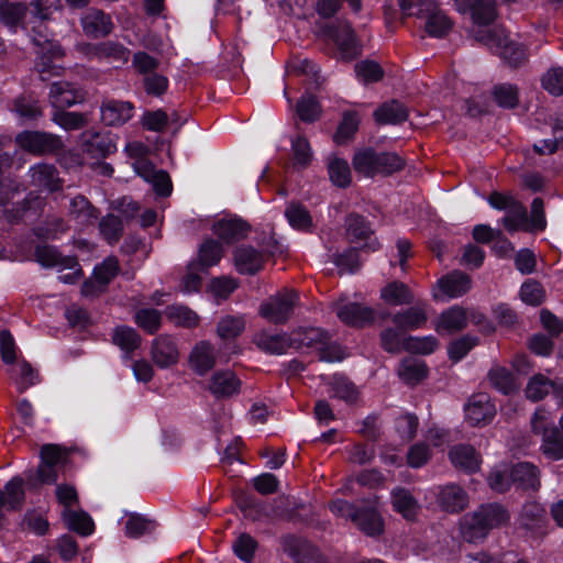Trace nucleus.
Returning a JSON list of instances; mask_svg holds the SVG:
<instances>
[{
    "label": "nucleus",
    "instance_id": "f257e3e1",
    "mask_svg": "<svg viewBox=\"0 0 563 563\" xmlns=\"http://www.w3.org/2000/svg\"><path fill=\"white\" fill-rule=\"evenodd\" d=\"M352 167L362 177H390L406 167V159L396 152L378 151L374 146H361L354 150Z\"/></svg>",
    "mask_w": 563,
    "mask_h": 563
},
{
    "label": "nucleus",
    "instance_id": "f03ea898",
    "mask_svg": "<svg viewBox=\"0 0 563 563\" xmlns=\"http://www.w3.org/2000/svg\"><path fill=\"white\" fill-rule=\"evenodd\" d=\"M509 519L510 515L501 504H483L465 519L463 536L468 542L482 541L493 529L506 525Z\"/></svg>",
    "mask_w": 563,
    "mask_h": 563
},
{
    "label": "nucleus",
    "instance_id": "7ed1b4c3",
    "mask_svg": "<svg viewBox=\"0 0 563 563\" xmlns=\"http://www.w3.org/2000/svg\"><path fill=\"white\" fill-rule=\"evenodd\" d=\"M406 15L424 19V30L432 37H444L452 29L453 22L434 0H398Z\"/></svg>",
    "mask_w": 563,
    "mask_h": 563
},
{
    "label": "nucleus",
    "instance_id": "20e7f679",
    "mask_svg": "<svg viewBox=\"0 0 563 563\" xmlns=\"http://www.w3.org/2000/svg\"><path fill=\"white\" fill-rule=\"evenodd\" d=\"M475 40L483 43L511 66H518L526 59L525 48L511 41L504 29L495 27L478 31L475 34Z\"/></svg>",
    "mask_w": 563,
    "mask_h": 563
},
{
    "label": "nucleus",
    "instance_id": "39448f33",
    "mask_svg": "<svg viewBox=\"0 0 563 563\" xmlns=\"http://www.w3.org/2000/svg\"><path fill=\"white\" fill-rule=\"evenodd\" d=\"M298 302L299 294L294 289H286L262 302L258 313L274 324H285L294 314Z\"/></svg>",
    "mask_w": 563,
    "mask_h": 563
},
{
    "label": "nucleus",
    "instance_id": "423d86ee",
    "mask_svg": "<svg viewBox=\"0 0 563 563\" xmlns=\"http://www.w3.org/2000/svg\"><path fill=\"white\" fill-rule=\"evenodd\" d=\"M319 33L336 44L343 59L351 60L361 54V45L349 22L336 21L332 24H321Z\"/></svg>",
    "mask_w": 563,
    "mask_h": 563
},
{
    "label": "nucleus",
    "instance_id": "0eeeda50",
    "mask_svg": "<svg viewBox=\"0 0 563 563\" xmlns=\"http://www.w3.org/2000/svg\"><path fill=\"white\" fill-rule=\"evenodd\" d=\"M345 233L350 243H361V250L374 253L382 247L369 220L362 214L352 212L345 218Z\"/></svg>",
    "mask_w": 563,
    "mask_h": 563
},
{
    "label": "nucleus",
    "instance_id": "6e6552de",
    "mask_svg": "<svg viewBox=\"0 0 563 563\" xmlns=\"http://www.w3.org/2000/svg\"><path fill=\"white\" fill-rule=\"evenodd\" d=\"M15 144L33 155L56 154L63 148L60 137L44 132L24 130L15 135Z\"/></svg>",
    "mask_w": 563,
    "mask_h": 563
},
{
    "label": "nucleus",
    "instance_id": "1a4fd4ad",
    "mask_svg": "<svg viewBox=\"0 0 563 563\" xmlns=\"http://www.w3.org/2000/svg\"><path fill=\"white\" fill-rule=\"evenodd\" d=\"M68 456V450L65 446L55 443H46L41 446V463L36 470V476L41 484H56L58 473L56 466L64 464Z\"/></svg>",
    "mask_w": 563,
    "mask_h": 563
},
{
    "label": "nucleus",
    "instance_id": "9d476101",
    "mask_svg": "<svg viewBox=\"0 0 563 563\" xmlns=\"http://www.w3.org/2000/svg\"><path fill=\"white\" fill-rule=\"evenodd\" d=\"M283 551L295 563H320V553L308 539L295 533H287L280 538Z\"/></svg>",
    "mask_w": 563,
    "mask_h": 563
},
{
    "label": "nucleus",
    "instance_id": "9b49d317",
    "mask_svg": "<svg viewBox=\"0 0 563 563\" xmlns=\"http://www.w3.org/2000/svg\"><path fill=\"white\" fill-rule=\"evenodd\" d=\"M335 313L343 324L353 329H364L372 325L376 316L374 308L357 301L339 305Z\"/></svg>",
    "mask_w": 563,
    "mask_h": 563
},
{
    "label": "nucleus",
    "instance_id": "f8f14e48",
    "mask_svg": "<svg viewBox=\"0 0 563 563\" xmlns=\"http://www.w3.org/2000/svg\"><path fill=\"white\" fill-rule=\"evenodd\" d=\"M387 317L390 319L391 323L404 333L422 329L428 322L424 302L412 303L406 309L383 314V318Z\"/></svg>",
    "mask_w": 563,
    "mask_h": 563
},
{
    "label": "nucleus",
    "instance_id": "ddd939ff",
    "mask_svg": "<svg viewBox=\"0 0 563 563\" xmlns=\"http://www.w3.org/2000/svg\"><path fill=\"white\" fill-rule=\"evenodd\" d=\"M251 229V224L236 214L222 218L212 224V232L229 245L246 239Z\"/></svg>",
    "mask_w": 563,
    "mask_h": 563
},
{
    "label": "nucleus",
    "instance_id": "4468645a",
    "mask_svg": "<svg viewBox=\"0 0 563 563\" xmlns=\"http://www.w3.org/2000/svg\"><path fill=\"white\" fill-rule=\"evenodd\" d=\"M464 412L470 424L476 427L489 423L496 415V407L487 394L479 393L468 399Z\"/></svg>",
    "mask_w": 563,
    "mask_h": 563
},
{
    "label": "nucleus",
    "instance_id": "2eb2a0df",
    "mask_svg": "<svg viewBox=\"0 0 563 563\" xmlns=\"http://www.w3.org/2000/svg\"><path fill=\"white\" fill-rule=\"evenodd\" d=\"M80 148L90 158L104 159L117 152V144L107 133L86 131L81 135Z\"/></svg>",
    "mask_w": 563,
    "mask_h": 563
},
{
    "label": "nucleus",
    "instance_id": "dca6fc26",
    "mask_svg": "<svg viewBox=\"0 0 563 563\" xmlns=\"http://www.w3.org/2000/svg\"><path fill=\"white\" fill-rule=\"evenodd\" d=\"M235 269L241 275L254 276L264 268V253L252 245H240L233 251Z\"/></svg>",
    "mask_w": 563,
    "mask_h": 563
},
{
    "label": "nucleus",
    "instance_id": "f3484780",
    "mask_svg": "<svg viewBox=\"0 0 563 563\" xmlns=\"http://www.w3.org/2000/svg\"><path fill=\"white\" fill-rule=\"evenodd\" d=\"M455 9L461 13L471 12L477 25H489L497 18L495 0H453Z\"/></svg>",
    "mask_w": 563,
    "mask_h": 563
},
{
    "label": "nucleus",
    "instance_id": "a211bd4d",
    "mask_svg": "<svg viewBox=\"0 0 563 563\" xmlns=\"http://www.w3.org/2000/svg\"><path fill=\"white\" fill-rule=\"evenodd\" d=\"M82 32L90 38H102L110 35L114 24L109 14L102 10L91 8L80 18Z\"/></svg>",
    "mask_w": 563,
    "mask_h": 563
},
{
    "label": "nucleus",
    "instance_id": "6ab92c4d",
    "mask_svg": "<svg viewBox=\"0 0 563 563\" xmlns=\"http://www.w3.org/2000/svg\"><path fill=\"white\" fill-rule=\"evenodd\" d=\"M291 344L296 351L317 350L330 341L329 332L319 327H298L291 332Z\"/></svg>",
    "mask_w": 563,
    "mask_h": 563
},
{
    "label": "nucleus",
    "instance_id": "aec40b11",
    "mask_svg": "<svg viewBox=\"0 0 563 563\" xmlns=\"http://www.w3.org/2000/svg\"><path fill=\"white\" fill-rule=\"evenodd\" d=\"M34 260L44 268L73 269L78 265L76 255L65 256L57 246L49 244H37L34 247Z\"/></svg>",
    "mask_w": 563,
    "mask_h": 563
},
{
    "label": "nucleus",
    "instance_id": "412c9836",
    "mask_svg": "<svg viewBox=\"0 0 563 563\" xmlns=\"http://www.w3.org/2000/svg\"><path fill=\"white\" fill-rule=\"evenodd\" d=\"M353 525L371 538H378L385 531L384 518L374 506H360L353 518Z\"/></svg>",
    "mask_w": 563,
    "mask_h": 563
},
{
    "label": "nucleus",
    "instance_id": "4be33fe9",
    "mask_svg": "<svg viewBox=\"0 0 563 563\" xmlns=\"http://www.w3.org/2000/svg\"><path fill=\"white\" fill-rule=\"evenodd\" d=\"M151 356L159 368H168L178 363L179 352L176 342L168 334H161L152 341Z\"/></svg>",
    "mask_w": 563,
    "mask_h": 563
},
{
    "label": "nucleus",
    "instance_id": "5701e85b",
    "mask_svg": "<svg viewBox=\"0 0 563 563\" xmlns=\"http://www.w3.org/2000/svg\"><path fill=\"white\" fill-rule=\"evenodd\" d=\"M86 92L77 85L60 80L51 84L48 99L51 106H76L84 103Z\"/></svg>",
    "mask_w": 563,
    "mask_h": 563
},
{
    "label": "nucleus",
    "instance_id": "b1692460",
    "mask_svg": "<svg viewBox=\"0 0 563 563\" xmlns=\"http://www.w3.org/2000/svg\"><path fill=\"white\" fill-rule=\"evenodd\" d=\"M223 252L224 250L220 241L207 238L199 246L197 261L191 262L188 268L198 269L200 273H207L210 267L220 263Z\"/></svg>",
    "mask_w": 563,
    "mask_h": 563
},
{
    "label": "nucleus",
    "instance_id": "393cba45",
    "mask_svg": "<svg viewBox=\"0 0 563 563\" xmlns=\"http://www.w3.org/2000/svg\"><path fill=\"white\" fill-rule=\"evenodd\" d=\"M437 287L442 296L459 298L470 291L472 278L466 273L456 269L439 278Z\"/></svg>",
    "mask_w": 563,
    "mask_h": 563
},
{
    "label": "nucleus",
    "instance_id": "a878e982",
    "mask_svg": "<svg viewBox=\"0 0 563 563\" xmlns=\"http://www.w3.org/2000/svg\"><path fill=\"white\" fill-rule=\"evenodd\" d=\"M44 42L48 44L47 53L42 52L38 54L34 65L35 71L43 81L48 80L53 76L60 75L63 67L54 64L53 60L64 56V51L59 44L49 42L46 38Z\"/></svg>",
    "mask_w": 563,
    "mask_h": 563
},
{
    "label": "nucleus",
    "instance_id": "bb28decb",
    "mask_svg": "<svg viewBox=\"0 0 563 563\" xmlns=\"http://www.w3.org/2000/svg\"><path fill=\"white\" fill-rule=\"evenodd\" d=\"M254 342L261 351L272 355H282L292 349L290 332L273 333L263 330L255 335Z\"/></svg>",
    "mask_w": 563,
    "mask_h": 563
},
{
    "label": "nucleus",
    "instance_id": "cd10ccee",
    "mask_svg": "<svg viewBox=\"0 0 563 563\" xmlns=\"http://www.w3.org/2000/svg\"><path fill=\"white\" fill-rule=\"evenodd\" d=\"M451 463L467 474H474L479 470L481 455L471 444L460 443L449 451Z\"/></svg>",
    "mask_w": 563,
    "mask_h": 563
},
{
    "label": "nucleus",
    "instance_id": "c85d7f7f",
    "mask_svg": "<svg viewBox=\"0 0 563 563\" xmlns=\"http://www.w3.org/2000/svg\"><path fill=\"white\" fill-rule=\"evenodd\" d=\"M467 327V311L459 305H454L443 310L434 322V330L442 334L443 332H461Z\"/></svg>",
    "mask_w": 563,
    "mask_h": 563
},
{
    "label": "nucleus",
    "instance_id": "c756f323",
    "mask_svg": "<svg viewBox=\"0 0 563 563\" xmlns=\"http://www.w3.org/2000/svg\"><path fill=\"white\" fill-rule=\"evenodd\" d=\"M512 486L521 490H538L540 487L539 468L529 462H519L510 468Z\"/></svg>",
    "mask_w": 563,
    "mask_h": 563
},
{
    "label": "nucleus",
    "instance_id": "7c9ffc66",
    "mask_svg": "<svg viewBox=\"0 0 563 563\" xmlns=\"http://www.w3.org/2000/svg\"><path fill=\"white\" fill-rule=\"evenodd\" d=\"M380 299L388 306H410L416 302L413 290L404 282L391 280L380 289Z\"/></svg>",
    "mask_w": 563,
    "mask_h": 563
},
{
    "label": "nucleus",
    "instance_id": "2f4dec72",
    "mask_svg": "<svg viewBox=\"0 0 563 563\" xmlns=\"http://www.w3.org/2000/svg\"><path fill=\"white\" fill-rule=\"evenodd\" d=\"M284 216L291 229L302 233H313L316 224L307 207L300 201H290Z\"/></svg>",
    "mask_w": 563,
    "mask_h": 563
},
{
    "label": "nucleus",
    "instance_id": "473e14b6",
    "mask_svg": "<svg viewBox=\"0 0 563 563\" xmlns=\"http://www.w3.org/2000/svg\"><path fill=\"white\" fill-rule=\"evenodd\" d=\"M393 510L407 521H415L420 505L415 496L405 487H396L390 493Z\"/></svg>",
    "mask_w": 563,
    "mask_h": 563
},
{
    "label": "nucleus",
    "instance_id": "72a5a7b5",
    "mask_svg": "<svg viewBox=\"0 0 563 563\" xmlns=\"http://www.w3.org/2000/svg\"><path fill=\"white\" fill-rule=\"evenodd\" d=\"M209 389L216 398H228L240 393L241 380L231 371H218L211 379Z\"/></svg>",
    "mask_w": 563,
    "mask_h": 563
},
{
    "label": "nucleus",
    "instance_id": "f704fd0d",
    "mask_svg": "<svg viewBox=\"0 0 563 563\" xmlns=\"http://www.w3.org/2000/svg\"><path fill=\"white\" fill-rule=\"evenodd\" d=\"M361 117L355 110H345L333 134V142L339 146L350 144L360 130Z\"/></svg>",
    "mask_w": 563,
    "mask_h": 563
},
{
    "label": "nucleus",
    "instance_id": "c9c22d12",
    "mask_svg": "<svg viewBox=\"0 0 563 563\" xmlns=\"http://www.w3.org/2000/svg\"><path fill=\"white\" fill-rule=\"evenodd\" d=\"M441 508L451 514L463 511L468 505L467 493L456 484L445 485L439 494Z\"/></svg>",
    "mask_w": 563,
    "mask_h": 563
},
{
    "label": "nucleus",
    "instance_id": "e433bc0d",
    "mask_svg": "<svg viewBox=\"0 0 563 563\" xmlns=\"http://www.w3.org/2000/svg\"><path fill=\"white\" fill-rule=\"evenodd\" d=\"M111 339L112 343L124 353V360H132V354L140 349L142 343L140 333L129 325H117Z\"/></svg>",
    "mask_w": 563,
    "mask_h": 563
},
{
    "label": "nucleus",
    "instance_id": "4c0bfd02",
    "mask_svg": "<svg viewBox=\"0 0 563 563\" xmlns=\"http://www.w3.org/2000/svg\"><path fill=\"white\" fill-rule=\"evenodd\" d=\"M189 363L198 375H206L216 365L213 346L209 341L198 342L189 355Z\"/></svg>",
    "mask_w": 563,
    "mask_h": 563
},
{
    "label": "nucleus",
    "instance_id": "58836bf2",
    "mask_svg": "<svg viewBox=\"0 0 563 563\" xmlns=\"http://www.w3.org/2000/svg\"><path fill=\"white\" fill-rule=\"evenodd\" d=\"M547 522V512L544 507L537 501H528L522 506L519 515V525L521 528L539 532Z\"/></svg>",
    "mask_w": 563,
    "mask_h": 563
},
{
    "label": "nucleus",
    "instance_id": "ea45409f",
    "mask_svg": "<svg viewBox=\"0 0 563 563\" xmlns=\"http://www.w3.org/2000/svg\"><path fill=\"white\" fill-rule=\"evenodd\" d=\"M2 496L4 508L8 511H20L25 503L24 479L20 476H13L4 484Z\"/></svg>",
    "mask_w": 563,
    "mask_h": 563
},
{
    "label": "nucleus",
    "instance_id": "a19ab883",
    "mask_svg": "<svg viewBox=\"0 0 563 563\" xmlns=\"http://www.w3.org/2000/svg\"><path fill=\"white\" fill-rule=\"evenodd\" d=\"M487 378L492 387L505 396L514 395L519 389L516 376L505 366L492 367Z\"/></svg>",
    "mask_w": 563,
    "mask_h": 563
},
{
    "label": "nucleus",
    "instance_id": "79ce46f5",
    "mask_svg": "<svg viewBox=\"0 0 563 563\" xmlns=\"http://www.w3.org/2000/svg\"><path fill=\"white\" fill-rule=\"evenodd\" d=\"M69 216L79 225H89L98 219L99 210L84 195H77L70 200Z\"/></svg>",
    "mask_w": 563,
    "mask_h": 563
},
{
    "label": "nucleus",
    "instance_id": "37998d69",
    "mask_svg": "<svg viewBox=\"0 0 563 563\" xmlns=\"http://www.w3.org/2000/svg\"><path fill=\"white\" fill-rule=\"evenodd\" d=\"M398 375L407 385H417L428 377L429 368L424 361L406 357L399 364Z\"/></svg>",
    "mask_w": 563,
    "mask_h": 563
},
{
    "label": "nucleus",
    "instance_id": "c03bdc74",
    "mask_svg": "<svg viewBox=\"0 0 563 563\" xmlns=\"http://www.w3.org/2000/svg\"><path fill=\"white\" fill-rule=\"evenodd\" d=\"M26 12L24 2L3 0L0 3V21L13 32L23 24Z\"/></svg>",
    "mask_w": 563,
    "mask_h": 563
},
{
    "label": "nucleus",
    "instance_id": "a18cd8bd",
    "mask_svg": "<svg viewBox=\"0 0 563 563\" xmlns=\"http://www.w3.org/2000/svg\"><path fill=\"white\" fill-rule=\"evenodd\" d=\"M157 527V522L139 512L128 514L124 526V533L130 539H139L151 534Z\"/></svg>",
    "mask_w": 563,
    "mask_h": 563
},
{
    "label": "nucleus",
    "instance_id": "49530a36",
    "mask_svg": "<svg viewBox=\"0 0 563 563\" xmlns=\"http://www.w3.org/2000/svg\"><path fill=\"white\" fill-rule=\"evenodd\" d=\"M68 227L62 218H46L32 229V233L40 241H55L67 231Z\"/></svg>",
    "mask_w": 563,
    "mask_h": 563
},
{
    "label": "nucleus",
    "instance_id": "de8ad7c7",
    "mask_svg": "<svg viewBox=\"0 0 563 563\" xmlns=\"http://www.w3.org/2000/svg\"><path fill=\"white\" fill-rule=\"evenodd\" d=\"M506 216L501 219V223L504 228L509 233H515L519 231L531 232V227L528 223V211L522 202H518L514 206V208L508 209L506 211Z\"/></svg>",
    "mask_w": 563,
    "mask_h": 563
},
{
    "label": "nucleus",
    "instance_id": "09e8293b",
    "mask_svg": "<svg viewBox=\"0 0 563 563\" xmlns=\"http://www.w3.org/2000/svg\"><path fill=\"white\" fill-rule=\"evenodd\" d=\"M479 343L478 336L468 333L454 339L446 346L448 357L453 364H457Z\"/></svg>",
    "mask_w": 563,
    "mask_h": 563
},
{
    "label": "nucleus",
    "instance_id": "8fccbe9b",
    "mask_svg": "<svg viewBox=\"0 0 563 563\" xmlns=\"http://www.w3.org/2000/svg\"><path fill=\"white\" fill-rule=\"evenodd\" d=\"M64 520L67 528L81 537L91 536L95 531V523L91 516L84 511L68 510L64 512Z\"/></svg>",
    "mask_w": 563,
    "mask_h": 563
},
{
    "label": "nucleus",
    "instance_id": "3c124183",
    "mask_svg": "<svg viewBox=\"0 0 563 563\" xmlns=\"http://www.w3.org/2000/svg\"><path fill=\"white\" fill-rule=\"evenodd\" d=\"M540 450L551 461L563 459V434L558 426H552V429L544 433Z\"/></svg>",
    "mask_w": 563,
    "mask_h": 563
},
{
    "label": "nucleus",
    "instance_id": "603ef678",
    "mask_svg": "<svg viewBox=\"0 0 563 563\" xmlns=\"http://www.w3.org/2000/svg\"><path fill=\"white\" fill-rule=\"evenodd\" d=\"M245 330V319L242 316L225 314L217 323V334L223 341L239 338Z\"/></svg>",
    "mask_w": 563,
    "mask_h": 563
},
{
    "label": "nucleus",
    "instance_id": "864d4df0",
    "mask_svg": "<svg viewBox=\"0 0 563 563\" xmlns=\"http://www.w3.org/2000/svg\"><path fill=\"white\" fill-rule=\"evenodd\" d=\"M330 181L338 188H347L352 183L351 167L346 159L333 157L328 163Z\"/></svg>",
    "mask_w": 563,
    "mask_h": 563
},
{
    "label": "nucleus",
    "instance_id": "5fc2aeb1",
    "mask_svg": "<svg viewBox=\"0 0 563 563\" xmlns=\"http://www.w3.org/2000/svg\"><path fill=\"white\" fill-rule=\"evenodd\" d=\"M165 314L168 320L176 325L194 329L199 324V316L189 307L184 305H169L166 307Z\"/></svg>",
    "mask_w": 563,
    "mask_h": 563
},
{
    "label": "nucleus",
    "instance_id": "6e6d98bb",
    "mask_svg": "<svg viewBox=\"0 0 563 563\" xmlns=\"http://www.w3.org/2000/svg\"><path fill=\"white\" fill-rule=\"evenodd\" d=\"M361 247L350 246L343 252H336L332 255V263L341 273L355 274L361 268L360 252Z\"/></svg>",
    "mask_w": 563,
    "mask_h": 563
},
{
    "label": "nucleus",
    "instance_id": "4d7b16f0",
    "mask_svg": "<svg viewBox=\"0 0 563 563\" xmlns=\"http://www.w3.org/2000/svg\"><path fill=\"white\" fill-rule=\"evenodd\" d=\"M236 505L252 520H260L267 516L265 501L254 494L242 492L236 496Z\"/></svg>",
    "mask_w": 563,
    "mask_h": 563
},
{
    "label": "nucleus",
    "instance_id": "13d9d810",
    "mask_svg": "<svg viewBox=\"0 0 563 563\" xmlns=\"http://www.w3.org/2000/svg\"><path fill=\"white\" fill-rule=\"evenodd\" d=\"M439 346V340L432 335L413 336L408 335L404 339V351L417 355H430Z\"/></svg>",
    "mask_w": 563,
    "mask_h": 563
},
{
    "label": "nucleus",
    "instance_id": "bf43d9fd",
    "mask_svg": "<svg viewBox=\"0 0 563 563\" xmlns=\"http://www.w3.org/2000/svg\"><path fill=\"white\" fill-rule=\"evenodd\" d=\"M134 322L145 333L156 334L162 328V313L155 308H141L134 313Z\"/></svg>",
    "mask_w": 563,
    "mask_h": 563
},
{
    "label": "nucleus",
    "instance_id": "052dcab7",
    "mask_svg": "<svg viewBox=\"0 0 563 563\" xmlns=\"http://www.w3.org/2000/svg\"><path fill=\"white\" fill-rule=\"evenodd\" d=\"M130 58V49L123 44L114 41L99 43L98 59H106L109 63L124 65Z\"/></svg>",
    "mask_w": 563,
    "mask_h": 563
},
{
    "label": "nucleus",
    "instance_id": "680f3d73",
    "mask_svg": "<svg viewBox=\"0 0 563 563\" xmlns=\"http://www.w3.org/2000/svg\"><path fill=\"white\" fill-rule=\"evenodd\" d=\"M550 391L553 393V380L542 374L533 375L525 388L527 399L534 402L545 398Z\"/></svg>",
    "mask_w": 563,
    "mask_h": 563
},
{
    "label": "nucleus",
    "instance_id": "e2e57ef3",
    "mask_svg": "<svg viewBox=\"0 0 563 563\" xmlns=\"http://www.w3.org/2000/svg\"><path fill=\"white\" fill-rule=\"evenodd\" d=\"M233 553L244 563H252L258 549L257 540L247 532H242L234 541Z\"/></svg>",
    "mask_w": 563,
    "mask_h": 563
},
{
    "label": "nucleus",
    "instance_id": "0e129e2a",
    "mask_svg": "<svg viewBox=\"0 0 563 563\" xmlns=\"http://www.w3.org/2000/svg\"><path fill=\"white\" fill-rule=\"evenodd\" d=\"M32 180L36 186L49 191H55L59 188L57 169L53 165L41 164L34 167Z\"/></svg>",
    "mask_w": 563,
    "mask_h": 563
},
{
    "label": "nucleus",
    "instance_id": "69168bd1",
    "mask_svg": "<svg viewBox=\"0 0 563 563\" xmlns=\"http://www.w3.org/2000/svg\"><path fill=\"white\" fill-rule=\"evenodd\" d=\"M120 271L119 261L115 256H109L102 261V263L97 264L92 271V278L101 287H107L112 279H114Z\"/></svg>",
    "mask_w": 563,
    "mask_h": 563
},
{
    "label": "nucleus",
    "instance_id": "338daca9",
    "mask_svg": "<svg viewBox=\"0 0 563 563\" xmlns=\"http://www.w3.org/2000/svg\"><path fill=\"white\" fill-rule=\"evenodd\" d=\"M66 108H55L53 120L66 131L79 130L86 126L88 119L81 112H68Z\"/></svg>",
    "mask_w": 563,
    "mask_h": 563
},
{
    "label": "nucleus",
    "instance_id": "774afa93",
    "mask_svg": "<svg viewBox=\"0 0 563 563\" xmlns=\"http://www.w3.org/2000/svg\"><path fill=\"white\" fill-rule=\"evenodd\" d=\"M404 332L395 325L387 327L379 332V345L389 354H398L404 347Z\"/></svg>",
    "mask_w": 563,
    "mask_h": 563
}]
</instances>
